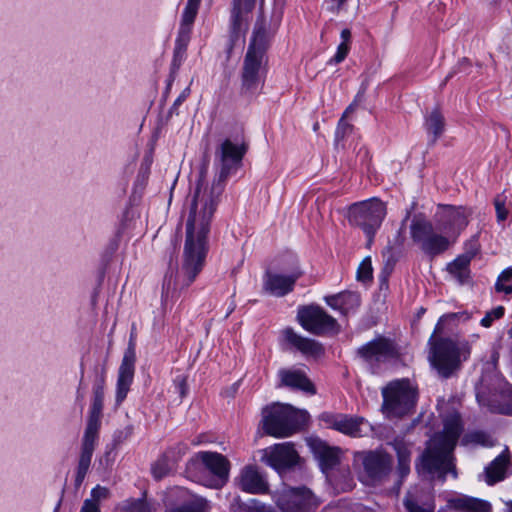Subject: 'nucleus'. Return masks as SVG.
Listing matches in <instances>:
<instances>
[{"instance_id":"obj_42","label":"nucleus","mask_w":512,"mask_h":512,"mask_svg":"<svg viewBox=\"0 0 512 512\" xmlns=\"http://www.w3.org/2000/svg\"><path fill=\"white\" fill-rule=\"evenodd\" d=\"M246 512H275L270 506H266L258 500L252 499L245 505Z\"/></svg>"},{"instance_id":"obj_12","label":"nucleus","mask_w":512,"mask_h":512,"mask_svg":"<svg viewBox=\"0 0 512 512\" xmlns=\"http://www.w3.org/2000/svg\"><path fill=\"white\" fill-rule=\"evenodd\" d=\"M297 320L305 330L315 335L339 332V325L336 319L316 305L299 308Z\"/></svg>"},{"instance_id":"obj_11","label":"nucleus","mask_w":512,"mask_h":512,"mask_svg":"<svg viewBox=\"0 0 512 512\" xmlns=\"http://www.w3.org/2000/svg\"><path fill=\"white\" fill-rule=\"evenodd\" d=\"M274 497L282 512H312L317 506L312 492L305 487L284 485L276 491Z\"/></svg>"},{"instance_id":"obj_1","label":"nucleus","mask_w":512,"mask_h":512,"mask_svg":"<svg viewBox=\"0 0 512 512\" xmlns=\"http://www.w3.org/2000/svg\"><path fill=\"white\" fill-rule=\"evenodd\" d=\"M246 151L247 145L244 142L224 140L216 151L220 170L211 185H203L207 166L201 168L196 189L188 205L182 263L173 284L175 289L189 287L202 271L209 251L211 224L226 180L240 167Z\"/></svg>"},{"instance_id":"obj_22","label":"nucleus","mask_w":512,"mask_h":512,"mask_svg":"<svg viewBox=\"0 0 512 512\" xmlns=\"http://www.w3.org/2000/svg\"><path fill=\"white\" fill-rule=\"evenodd\" d=\"M197 14L183 11L178 30V36L175 42L173 66L179 68L190 41V34Z\"/></svg>"},{"instance_id":"obj_50","label":"nucleus","mask_w":512,"mask_h":512,"mask_svg":"<svg viewBox=\"0 0 512 512\" xmlns=\"http://www.w3.org/2000/svg\"><path fill=\"white\" fill-rule=\"evenodd\" d=\"M358 101H360V95H357L356 99L353 101V103H351L345 110L344 114H343V118H347L350 114H352L356 108H357V103Z\"/></svg>"},{"instance_id":"obj_31","label":"nucleus","mask_w":512,"mask_h":512,"mask_svg":"<svg viewBox=\"0 0 512 512\" xmlns=\"http://www.w3.org/2000/svg\"><path fill=\"white\" fill-rule=\"evenodd\" d=\"M341 43L338 45L336 53L331 57L327 64L338 65L345 60L351 48V31L347 28L343 29L340 34Z\"/></svg>"},{"instance_id":"obj_56","label":"nucleus","mask_w":512,"mask_h":512,"mask_svg":"<svg viewBox=\"0 0 512 512\" xmlns=\"http://www.w3.org/2000/svg\"><path fill=\"white\" fill-rule=\"evenodd\" d=\"M508 333H509V336L512 338V327L510 328Z\"/></svg>"},{"instance_id":"obj_7","label":"nucleus","mask_w":512,"mask_h":512,"mask_svg":"<svg viewBox=\"0 0 512 512\" xmlns=\"http://www.w3.org/2000/svg\"><path fill=\"white\" fill-rule=\"evenodd\" d=\"M381 411L388 418H401L410 414L417 402V388L409 379H396L381 388Z\"/></svg>"},{"instance_id":"obj_51","label":"nucleus","mask_w":512,"mask_h":512,"mask_svg":"<svg viewBox=\"0 0 512 512\" xmlns=\"http://www.w3.org/2000/svg\"><path fill=\"white\" fill-rule=\"evenodd\" d=\"M189 92H190L189 88H186L181 93V95L176 99V101L174 102L173 107H176V106L180 105L186 99V97L189 95Z\"/></svg>"},{"instance_id":"obj_5","label":"nucleus","mask_w":512,"mask_h":512,"mask_svg":"<svg viewBox=\"0 0 512 512\" xmlns=\"http://www.w3.org/2000/svg\"><path fill=\"white\" fill-rule=\"evenodd\" d=\"M308 420V413L288 404L275 403L262 410L261 425L267 435L285 438L296 432Z\"/></svg>"},{"instance_id":"obj_27","label":"nucleus","mask_w":512,"mask_h":512,"mask_svg":"<svg viewBox=\"0 0 512 512\" xmlns=\"http://www.w3.org/2000/svg\"><path fill=\"white\" fill-rule=\"evenodd\" d=\"M477 252L478 247L474 243L473 250L465 251L464 254L458 256L453 262L448 264V272L463 283L469 276V264Z\"/></svg>"},{"instance_id":"obj_9","label":"nucleus","mask_w":512,"mask_h":512,"mask_svg":"<svg viewBox=\"0 0 512 512\" xmlns=\"http://www.w3.org/2000/svg\"><path fill=\"white\" fill-rule=\"evenodd\" d=\"M354 466L358 469V477L366 485H373L389 474L392 458L385 452L358 451L354 453Z\"/></svg>"},{"instance_id":"obj_47","label":"nucleus","mask_w":512,"mask_h":512,"mask_svg":"<svg viewBox=\"0 0 512 512\" xmlns=\"http://www.w3.org/2000/svg\"><path fill=\"white\" fill-rule=\"evenodd\" d=\"M114 462V455L113 450L110 449L105 452L104 456L100 459V464L103 465L105 468H109L112 466Z\"/></svg>"},{"instance_id":"obj_36","label":"nucleus","mask_w":512,"mask_h":512,"mask_svg":"<svg viewBox=\"0 0 512 512\" xmlns=\"http://www.w3.org/2000/svg\"><path fill=\"white\" fill-rule=\"evenodd\" d=\"M512 268L508 267L504 269L501 274L498 276L497 281L495 283V290L498 293H505L507 295L512 294Z\"/></svg>"},{"instance_id":"obj_10","label":"nucleus","mask_w":512,"mask_h":512,"mask_svg":"<svg viewBox=\"0 0 512 512\" xmlns=\"http://www.w3.org/2000/svg\"><path fill=\"white\" fill-rule=\"evenodd\" d=\"M413 241L427 255L434 257L444 253L455 242L440 231L436 232L431 222L415 218L410 226Z\"/></svg>"},{"instance_id":"obj_14","label":"nucleus","mask_w":512,"mask_h":512,"mask_svg":"<svg viewBox=\"0 0 512 512\" xmlns=\"http://www.w3.org/2000/svg\"><path fill=\"white\" fill-rule=\"evenodd\" d=\"M196 459L213 475V478L204 483L205 486L219 489L229 479L230 462L222 454L217 452L203 451L196 455Z\"/></svg>"},{"instance_id":"obj_3","label":"nucleus","mask_w":512,"mask_h":512,"mask_svg":"<svg viewBox=\"0 0 512 512\" xmlns=\"http://www.w3.org/2000/svg\"><path fill=\"white\" fill-rule=\"evenodd\" d=\"M105 388V370L99 374L93 386V399L81 440V450L75 476V486L80 487L89 470L91 459L99 438Z\"/></svg>"},{"instance_id":"obj_13","label":"nucleus","mask_w":512,"mask_h":512,"mask_svg":"<svg viewBox=\"0 0 512 512\" xmlns=\"http://www.w3.org/2000/svg\"><path fill=\"white\" fill-rule=\"evenodd\" d=\"M470 211L463 207L440 206L437 213V231L449 235L452 241H456L460 233L468 225Z\"/></svg>"},{"instance_id":"obj_55","label":"nucleus","mask_w":512,"mask_h":512,"mask_svg":"<svg viewBox=\"0 0 512 512\" xmlns=\"http://www.w3.org/2000/svg\"><path fill=\"white\" fill-rule=\"evenodd\" d=\"M165 286L167 287L168 290L170 289V287H171V278L169 280L165 281L164 287Z\"/></svg>"},{"instance_id":"obj_28","label":"nucleus","mask_w":512,"mask_h":512,"mask_svg":"<svg viewBox=\"0 0 512 512\" xmlns=\"http://www.w3.org/2000/svg\"><path fill=\"white\" fill-rule=\"evenodd\" d=\"M448 507L453 510L471 512H491V504L487 501L468 496H459L448 501Z\"/></svg>"},{"instance_id":"obj_38","label":"nucleus","mask_w":512,"mask_h":512,"mask_svg":"<svg viewBox=\"0 0 512 512\" xmlns=\"http://www.w3.org/2000/svg\"><path fill=\"white\" fill-rule=\"evenodd\" d=\"M504 315V308L502 306H498L491 311L487 312L486 315L481 320V325L483 327H490L492 322L496 319H500Z\"/></svg>"},{"instance_id":"obj_46","label":"nucleus","mask_w":512,"mask_h":512,"mask_svg":"<svg viewBox=\"0 0 512 512\" xmlns=\"http://www.w3.org/2000/svg\"><path fill=\"white\" fill-rule=\"evenodd\" d=\"M80 512H100V508L93 500H85L80 509Z\"/></svg>"},{"instance_id":"obj_15","label":"nucleus","mask_w":512,"mask_h":512,"mask_svg":"<svg viewBox=\"0 0 512 512\" xmlns=\"http://www.w3.org/2000/svg\"><path fill=\"white\" fill-rule=\"evenodd\" d=\"M262 460L279 473L296 465L299 455L290 442L275 444L263 450Z\"/></svg>"},{"instance_id":"obj_44","label":"nucleus","mask_w":512,"mask_h":512,"mask_svg":"<svg viewBox=\"0 0 512 512\" xmlns=\"http://www.w3.org/2000/svg\"><path fill=\"white\" fill-rule=\"evenodd\" d=\"M405 507L409 512H433V508H423L409 498L405 500Z\"/></svg>"},{"instance_id":"obj_23","label":"nucleus","mask_w":512,"mask_h":512,"mask_svg":"<svg viewBox=\"0 0 512 512\" xmlns=\"http://www.w3.org/2000/svg\"><path fill=\"white\" fill-rule=\"evenodd\" d=\"M236 485L243 491L251 494L268 492V483L260 474L256 466H245L235 479Z\"/></svg>"},{"instance_id":"obj_26","label":"nucleus","mask_w":512,"mask_h":512,"mask_svg":"<svg viewBox=\"0 0 512 512\" xmlns=\"http://www.w3.org/2000/svg\"><path fill=\"white\" fill-rule=\"evenodd\" d=\"M312 449L320 461L321 468L326 471L335 467L340 461V449L330 447L321 440L312 442Z\"/></svg>"},{"instance_id":"obj_41","label":"nucleus","mask_w":512,"mask_h":512,"mask_svg":"<svg viewBox=\"0 0 512 512\" xmlns=\"http://www.w3.org/2000/svg\"><path fill=\"white\" fill-rule=\"evenodd\" d=\"M354 486H355V483H354L353 478L351 477V474L349 471H347L343 475V480H338L335 483V488L341 492L350 491L353 489Z\"/></svg>"},{"instance_id":"obj_52","label":"nucleus","mask_w":512,"mask_h":512,"mask_svg":"<svg viewBox=\"0 0 512 512\" xmlns=\"http://www.w3.org/2000/svg\"><path fill=\"white\" fill-rule=\"evenodd\" d=\"M471 437H472L474 442L480 443L482 445H486L485 435L484 434L475 433V434H472Z\"/></svg>"},{"instance_id":"obj_19","label":"nucleus","mask_w":512,"mask_h":512,"mask_svg":"<svg viewBox=\"0 0 512 512\" xmlns=\"http://www.w3.org/2000/svg\"><path fill=\"white\" fill-rule=\"evenodd\" d=\"M358 353L362 358L369 362H381L398 355L395 344L384 337L376 338L369 343L363 345Z\"/></svg>"},{"instance_id":"obj_6","label":"nucleus","mask_w":512,"mask_h":512,"mask_svg":"<svg viewBox=\"0 0 512 512\" xmlns=\"http://www.w3.org/2000/svg\"><path fill=\"white\" fill-rule=\"evenodd\" d=\"M268 34L262 25H258L248 46L242 67V89L254 92L260 86L266 63Z\"/></svg>"},{"instance_id":"obj_34","label":"nucleus","mask_w":512,"mask_h":512,"mask_svg":"<svg viewBox=\"0 0 512 512\" xmlns=\"http://www.w3.org/2000/svg\"><path fill=\"white\" fill-rule=\"evenodd\" d=\"M426 127L436 140L444 130V118L438 110H434L426 119Z\"/></svg>"},{"instance_id":"obj_59","label":"nucleus","mask_w":512,"mask_h":512,"mask_svg":"<svg viewBox=\"0 0 512 512\" xmlns=\"http://www.w3.org/2000/svg\"><path fill=\"white\" fill-rule=\"evenodd\" d=\"M57 509H58V508H56L54 512H57Z\"/></svg>"},{"instance_id":"obj_39","label":"nucleus","mask_w":512,"mask_h":512,"mask_svg":"<svg viewBox=\"0 0 512 512\" xmlns=\"http://www.w3.org/2000/svg\"><path fill=\"white\" fill-rule=\"evenodd\" d=\"M110 495L111 492L107 487L97 485L91 490V498H89L88 500H93L94 503H97L99 505L101 501L108 499Z\"/></svg>"},{"instance_id":"obj_4","label":"nucleus","mask_w":512,"mask_h":512,"mask_svg":"<svg viewBox=\"0 0 512 512\" xmlns=\"http://www.w3.org/2000/svg\"><path fill=\"white\" fill-rule=\"evenodd\" d=\"M456 317V314L442 316L429 340L431 346L429 361L442 378H449L459 370L462 361L467 360L471 352L468 341L455 342L449 338L434 340L435 336L441 333L442 324Z\"/></svg>"},{"instance_id":"obj_32","label":"nucleus","mask_w":512,"mask_h":512,"mask_svg":"<svg viewBox=\"0 0 512 512\" xmlns=\"http://www.w3.org/2000/svg\"><path fill=\"white\" fill-rule=\"evenodd\" d=\"M115 512H152V510L143 499H127L115 508Z\"/></svg>"},{"instance_id":"obj_57","label":"nucleus","mask_w":512,"mask_h":512,"mask_svg":"<svg viewBox=\"0 0 512 512\" xmlns=\"http://www.w3.org/2000/svg\"><path fill=\"white\" fill-rule=\"evenodd\" d=\"M318 128V124H315L314 125V130H316Z\"/></svg>"},{"instance_id":"obj_2","label":"nucleus","mask_w":512,"mask_h":512,"mask_svg":"<svg viewBox=\"0 0 512 512\" xmlns=\"http://www.w3.org/2000/svg\"><path fill=\"white\" fill-rule=\"evenodd\" d=\"M462 432L460 415L452 413L444 419L443 432L435 434L427 444L423 452L420 465L422 471L430 474H438L442 479L447 473L456 477L453 464L452 451L456 446Z\"/></svg>"},{"instance_id":"obj_21","label":"nucleus","mask_w":512,"mask_h":512,"mask_svg":"<svg viewBox=\"0 0 512 512\" xmlns=\"http://www.w3.org/2000/svg\"><path fill=\"white\" fill-rule=\"evenodd\" d=\"M302 274L299 269L290 275L267 272L264 277V289L274 296L282 297L293 290L295 282Z\"/></svg>"},{"instance_id":"obj_35","label":"nucleus","mask_w":512,"mask_h":512,"mask_svg":"<svg viewBox=\"0 0 512 512\" xmlns=\"http://www.w3.org/2000/svg\"><path fill=\"white\" fill-rule=\"evenodd\" d=\"M173 468L171 460L166 456L160 457L151 467V472L156 480H161L167 476Z\"/></svg>"},{"instance_id":"obj_58","label":"nucleus","mask_w":512,"mask_h":512,"mask_svg":"<svg viewBox=\"0 0 512 512\" xmlns=\"http://www.w3.org/2000/svg\"><path fill=\"white\" fill-rule=\"evenodd\" d=\"M505 512H512V508H509V509H508L507 511H505Z\"/></svg>"},{"instance_id":"obj_24","label":"nucleus","mask_w":512,"mask_h":512,"mask_svg":"<svg viewBox=\"0 0 512 512\" xmlns=\"http://www.w3.org/2000/svg\"><path fill=\"white\" fill-rule=\"evenodd\" d=\"M278 374L281 385L299 389L310 394L315 393L314 385L303 371L297 369H281Z\"/></svg>"},{"instance_id":"obj_43","label":"nucleus","mask_w":512,"mask_h":512,"mask_svg":"<svg viewBox=\"0 0 512 512\" xmlns=\"http://www.w3.org/2000/svg\"><path fill=\"white\" fill-rule=\"evenodd\" d=\"M496 214H497V220L498 221H504L507 218L508 211L505 208V203L503 200H500L499 198H496L494 201Z\"/></svg>"},{"instance_id":"obj_54","label":"nucleus","mask_w":512,"mask_h":512,"mask_svg":"<svg viewBox=\"0 0 512 512\" xmlns=\"http://www.w3.org/2000/svg\"><path fill=\"white\" fill-rule=\"evenodd\" d=\"M474 243H475V244L477 245V247L479 248V244H478L477 240H476V239H472V240H470V241L467 243V245H466V250H465V251H467V250H473V244H474Z\"/></svg>"},{"instance_id":"obj_29","label":"nucleus","mask_w":512,"mask_h":512,"mask_svg":"<svg viewBox=\"0 0 512 512\" xmlns=\"http://www.w3.org/2000/svg\"><path fill=\"white\" fill-rule=\"evenodd\" d=\"M508 464V458L505 454H501L492 461V463L486 468V482L492 485L505 476L506 468Z\"/></svg>"},{"instance_id":"obj_48","label":"nucleus","mask_w":512,"mask_h":512,"mask_svg":"<svg viewBox=\"0 0 512 512\" xmlns=\"http://www.w3.org/2000/svg\"><path fill=\"white\" fill-rule=\"evenodd\" d=\"M200 3L201 0H187V3L183 11L198 14Z\"/></svg>"},{"instance_id":"obj_33","label":"nucleus","mask_w":512,"mask_h":512,"mask_svg":"<svg viewBox=\"0 0 512 512\" xmlns=\"http://www.w3.org/2000/svg\"><path fill=\"white\" fill-rule=\"evenodd\" d=\"M170 512H208V504L205 499L194 497L190 502L172 508Z\"/></svg>"},{"instance_id":"obj_30","label":"nucleus","mask_w":512,"mask_h":512,"mask_svg":"<svg viewBox=\"0 0 512 512\" xmlns=\"http://www.w3.org/2000/svg\"><path fill=\"white\" fill-rule=\"evenodd\" d=\"M394 450L398 457V470L401 477L406 476L410 471V448L402 440H395L393 443Z\"/></svg>"},{"instance_id":"obj_49","label":"nucleus","mask_w":512,"mask_h":512,"mask_svg":"<svg viewBox=\"0 0 512 512\" xmlns=\"http://www.w3.org/2000/svg\"><path fill=\"white\" fill-rule=\"evenodd\" d=\"M346 118H341L338 124V133L343 136L352 130V126L345 121Z\"/></svg>"},{"instance_id":"obj_20","label":"nucleus","mask_w":512,"mask_h":512,"mask_svg":"<svg viewBox=\"0 0 512 512\" xmlns=\"http://www.w3.org/2000/svg\"><path fill=\"white\" fill-rule=\"evenodd\" d=\"M281 335L285 343L307 357L318 358L324 354V348L320 342L301 336L291 327L284 328Z\"/></svg>"},{"instance_id":"obj_40","label":"nucleus","mask_w":512,"mask_h":512,"mask_svg":"<svg viewBox=\"0 0 512 512\" xmlns=\"http://www.w3.org/2000/svg\"><path fill=\"white\" fill-rule=\"evenodd\" d=\"M133 433V427L131 425L125 426L122 429L115 431L113 436L114 445L117 446L126 441Z\"/></svg>"},{"instance_id":"obj_53","label":"nucleus","mask_w":512,"mask_h":512,"mask_svg":"<svg viewBox=\"0 0 512 512\" xmlns=\"http://www.w3.org/2000/svg\"><path fill=\"white\" fill-rule=\"evenodd\" d=\"M346 2V0H330L331 9L339 10L341 6Z\"/></svg>"},{"instance_id":"obj_18","label":"nucleus","mask_w":512,"mask_h":512,"mask_svg":"<svg viewBox=\"0 0 512 512\" xmlns=\"http://www.w3.org/2000/svg\"><path fill=\"white\" fill-rule=\"evenodd\" d=\"M255 3L256 0H232L230 22L233 40L247 31Z\"/></svg>"},{"instance_id":"obj_8","label":"nucleus","mask_w":512,"mask_h":512,"mask_svg":"<svg viewBox=\"0 0 512 512\" xmlns=\"http://www.w3.org/2000/svg\"><path fill=\"white\" fill-rule=\"evenodd\" d=\"M385 216L386 205L376 198L354 203L349 207L347 215L350 224L360 227L364 231L368 238V245L372 243Z\"/></svg>"},{"instance_id":"obj_25","label":"nucleus","mask_w":512,"mask_h":512,"mask_svg":"<svg viewBox=\"0 0 512 512\" xmlns=\"http://www.w3.org/2000/svg\"><path fill=\"white\" fill-rule=\"evenodd\" d=\"M325 302L332 309L339 310L343 315H348L360 305V297L355 292H342L325 297Z\"/></svg>"},{"instance_id":"obj_17","label":"nucleus","mask_w":512,"mask_h":512,"mask_svg":"<svg viewBox=\"0 0 512 512\" xmlns=\"http://www.w3.org/2000/svg\"><path fill=\"white\" fill-rule=\"evenodd\" d=\"M136 351L135 344L130 339L128 347L124 353L117 380L116 402L120 404L127 396L130 385L133 381L135 371Z\"/></svg>"},{"instance_id":"obj_16","label":"nucleus","mask_w":512,"mask_h":512,"mask_svg":"<svg viewBox=\"0 0 512 512\" xmlns=\"http://www.w3.org/2000/svg\"><path fill=\"white\" fill-rule=\"evenodd\" d=\"M321 421L327 427L352 437H362L366 434V429L369 426L363 418L344 414L323 413Z\"/></svg>"},{"instance_id":"obj_37","label":"nucleus","mask_w":512,"mask_h":512,"mask_svg":"<svg viewBox=\"0 0 512 512\" xmlns=\"http://www.w3.org/2000/svg\"><path fill=\"white\" fill-rule=\"evenodd\" d=\"M357 278L360 281H367L372 278V265L369 257L360 263L357 270Z\"/></svg>"},{"instance_id":"obj_45","label":"nucleus","mask_w":512,"mask_h":512,"mask_svg":"<svg viewBox=\"0 0 512 512\" xmlns=\"http://www.w3.org/2000/svg\"><path fill=\"white\" fill-rule=\"evenodd\" d=\"M177 389L179 390V393H180V396L181 398H183L186 393H187V381H186V377L184 376H179L175 379L174 381Z\"/></svg>"}]
</instances>
